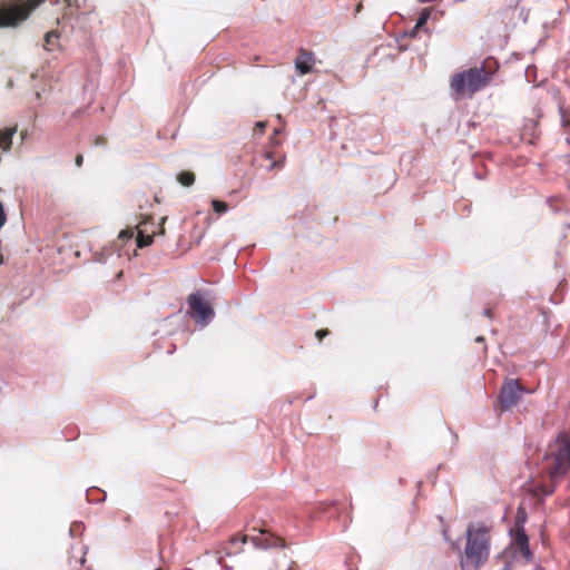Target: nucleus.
<instances>
[{
	"label": "nucleus",
	"instance_id": "f257e3e1",
	"mask_svg": "<svg viewBox=\"0 0 570 570\" xmlns=\"http://www.w3.org/2000/svg\"><path fill=\"white\" fill-rule=\"evenodd\" d=\"M570 468V435L561 433L549 446L544 456L541 480L527 484V491L534 497L550 495Z\"/></svg>",
	"mask_w": 570,
	"mask_h": 570
},
{
	"label": "nucleus",
	"instance_id": "f03ea898",
	"mask_svg": "<svg viewBox=\"0 0 570 570\" xmlns=\"http://www.w3.org/2000/svg\"><path fill=\"white\" fill-rule=\"evenodd\" d=\"M499 69V63L493 58H487L480 67H472L456 72L451 77L450 90L455 100L473 98V96L487 88Z\"/></svg>",
	"mask_w": 570,
	"mask_h": 570
},
{
	"label": "nucleus",
	"instance_id": "7ed1b4c3",
	"mask_svg": "<svg viewBox=\"0 0 570 570\" xmlns=\"http://www.w3.org/2000/svg\"><path fill=\"white\" fill-rule=\"evenodd\" d=\"M490 546L489 529L484 525H470L466 530V546L461 566L471 564L474 569H480L488 561Z\"/></svg>",
	"mask_w": 570,
	"mask_h": 570
},
{
	"label": "nucleus",
	"instance_id": "20e7f679",
	"mask_svg": "<svg viewBox=\"0 0 570 570\" xmlns=\"http://www.w3.org/2000/svg\"><path fill=\"white\" fill-rule=\"evenodd\" d=\"M43 0H28L19 4L0 8V27H13L26 20Z\"/></svg>",
	"mask_w": 570,
	"mask_h": 570
},
{
	"label": "nucleus",
	"instance_id": "39448f33",
	"mask_svg": "<svg viewBox=\"0 0 570 570\" xmlns=\"http://www.w3.org/2000/svg\"><path fill=\"white\" fill-rule=\"evenodd\" d=\"M531 390L523 387L519 380L505 379L499 395V405L502 412L514 407L523 393H531Z\"/></svg>",
	"mask_w": 570,
	"mask_h": 570
},
{
	"label": "nucleus",
	"instance_id": "423d86ee",
	"mask_svg": "<svg viewBox=\"0 0 570 570\" xmlns=\"http://www.w3.org/2000/svg\"><path fill=\"white\" fill-rule=\"evenodd\" d=\"M190 314L197 321L206 324L214 316L213 307L204 299L203 295L197 292L193 293L187 298Z\"/></svg>",
	"mask_w": 570,
	"mask_h": 570
},
{
	"label": "nucleus",
	"instance_id": "0eeeda50",
	"mask_svg": "<svg viewBox=\"0 0 570 570\" xmlns=\"http://www.w3.org/2000/svg\"><path fill=\"white\" fill-rule=\"evenodd\" d=\"M512 549L513 553L520 554L527 563L533 560V553L529 547V539L523 529L517 531L512 542Z\"/></svg>",
	"mask_w": 570,
	"mask_h": 570
},
{
	"label": "nucleus",
	"instance_id": "6e6552de",
	"mask_svg": "<svg viewBox=\"0 0 570 570\" xmlns=\"http://www.w3.org/2000/svg\"><path fill=\"white\" fill-rule=\"evenodd\" d=\"M166 220V217H163L161 218V223L159 225V228H158V232H156L155 229L151 230V233H148L146 226H147V220L142 222L138 227V232H137V238H136V243H137V246L139 248H142V247H146V246H149L151 243H153V239H154V236L156 234H159V235H164L165 234V227H164V223Z\"/></svg>",
	"mask_w": 570,
	"mask_h": 570
},
{
	"label": "nucleus",
	"instance_id": "1a4fd4ad",
	"mask_svg": "<svg viewBox=\"0 0 570 570\" xmlns=\"http://www.w3.org/2000/svg\"><path fill=\"white\" fill-rule=\"evenodd\" d=\"M315 62L313 52L305 49H299L298 55L295 59V68L299 75H307L312 71Z\"/></svg>",
	"mask_w": 570,
	"mask_h": 570
},
{
	"label": "nucleus",
	"instance_id": "9d476101",
	"mask_svg": "<svg viewBox=\"0 0 570 570\" xmlns=\"http://www.w3.org/2000/svg\"><path fill=\"white\" fill-rule=\"evenodd\" d=\"M86 549L82 544L71 547L68 554V569L66 570H80L86 559Z\"/></svg>",
	"mask_w": 570,
	"mask_h": 570
},
{
	"label": "nucleus",
	"instance_id": "9b49d317",
	"mask_svg": "<svg viewBox=\"0 0 570 570\" xmlns=\"http://www.w3.org/2000/svg\"><path fill=\"white\" fill-rule=\"evenodd\" d=\"M252 541L255 546L263 548L283 546L281 538L267 534L265 531H262L261 537H254Z\"/></svg>",
	"mask_w": 570,
	"mask_h": 570
},
{
	"label": "nucleus",
	"instance_id": "f8f14e48",
	"mask_svg": "<svg viewBox=\"0 0 570 570\" xmlns=\"http://www.w3.org/2000/svg\"><path fill=\"white\" fill-rule=\"evenodd\" d=\"M17 132V127L0 129V148L4 151L10 150L12 145V137Z\"/></svg>",
	"mask_w": 570,
	"mask_h": 570
},
{
	"label": "nucleus",
	"instance_id": "ddd939ff",
	"mask_svg": "<svg viewBox=\"0 0 570 570\" xmlns=\"http://www.w3.org/2000/svg\"><path fill=\"white\" fill-rule=\"evenodd\" d=\"M247 542V535L237 537L234 535L229 539L228 542L225 543L223 547V551L226 556H232L235 553H238L240 549H235L234 547L238 543L244 544Z\"/></svg>",
	"mask_w": 570,
	"mask_h": 570
},
{
	"label": "nucleus",
	"instance_id": "4468645a",
	"mask_svg": "<svg viewBox=\"0 0 570 570\" xmlns=\"http://www.w3.org/2000/svg\"><path fill=\"white\" fill-rule=\"evenodd\" d=\"M177 180L185 187H189L195 183V174L189 170L181 171L177 176Z\"/></svg>",
	"mask_w": 570,
	"mask_h": 570
},
{
	"label": "nucleus",
	"instance_id": "2eb2a0df",
	"mask_svg": "<svg viewBox=\"0 0 570 570\" xmlns=\"http://www.w3.org/2000/svg\"><path fill=\"white\" fill-rule=\"evenodd\" d=\"M213 209L216 214L222 215L228 210V205L225 202L214 199L212 202Z\"/></svg>",
	"mask_w": 570,
	"mask_h": 570
},
{
	"label": "nucleus",
	"instance_id": "dca6fc26",
	"mask_svg": "<svg viewBox=\"0 0 570 570\" xmlns=\"http://www.w3.org/2000/svg\"><path fill=\"white\" fill-rule=\"evenodd\" d=\"M430 18V10L429 9H423L421 14H420V18L417 19L416 21V24L414 27V31H416L417 29L422 28L429 20Z\"/></svg>",
	"mask_w": 570,
	"mask_h": 570
},
{
	"label": "nucleus",
	"instance_id": "f3484780",
	"mask_svg": "<svg viewBox=\"0 0 570 570\" xmlns=\"http://www.w3.org/2000/svg\"><path fill=\"white\" fill-rule=\"evenodd\" d=\"M560 112L563 127L570 129V111L561 109Z\"/></svg>",
	"mask_w": 570,
	"mask_h": 570
},
{
	"label": "nucleus",
	"instance_id": "a211bd4d",
	"mask_svg": "<svg viewBox=\"0 0 570 570\" xmlns=\"http://www.w3.org/2000/svg\"><path fill=\"white\" fill-rule=\"evenodd\" d=\"M134 236V230L131 229H124L119 233V238L120 239H129Z\"/></svg>",
	"mask_w": 570,
	"mask_h": 570
},
{
	"label": "nucleus",
	"instance_id": "6ab92c4d",
	"mask_svg": "<svg viewBox=\"0 0 570 570\" xmlns=\"http://www.w3.org/2000/svg\"><path fill=\"white\" fill-rule=\"evenodd\" d=\"M328 334H330V331L327 328H322V330L316 331L315 336L318 341H322Z\"/></svg>",
	"mask_w": 570,
	"mask_h": 570
},
{
	"label": "nucleus",
	"instance_id": "aec40b11",
	"mask_svg": "<svg viewBox=\"0 0 570 570\" xmlns=\"http://www.w3.org/2000/svg\"><path fill=\"white\" fill-rule=\"evenodd\" d=\"M52 38H58V33L55 31L47 32V35L45 37L46 45H48V46L51 45Z\"/></svg>",
	"mask_w": 570,
	"mask_h": 570
},
{
	"label": "nucleus",
	"instance_id": "412c9836",
	"mask_svg": "<svg viewBox=\"0 0 570 570\" xmlns=\"http://www.w3.org/2000/svg\"><path fill=\"white\" fill-rule=\"evenodd\" d=\"M6 214H4V210H3V206L2 204L0 203V228L6 224Z\"/></svg>",
	"mask_w": 570,
	"mask_h": 570
},
{
	"label": "nucleus",
	"instance_id": "4be33fe9",
	"mask_svg": "<svg viewBox=\"0 0 570 570\" xmlns=\"http://www.w3.org/2000/svg\"><path fill=\"white\" fill-rule=\"evenodd\" d=\"M106 138L104 136H97L96 139H95V145L96 146H102L106 144Z\"/></svg>",
	"mask_w": 570,
	"mask_h": 570
},
{
	"label": "nucleus",
	"instance_id": "5701e85b",
	"mask_svg": "<svg viewBox=\"0 0 570 570\" xmlns=\"http://www.w3.org/2000/svg\"><path fill=\"white\" fill-rule=\"evenodd\" d=\"M83 163V156L81 154H78L75 158V164L77 167H81Z\"/></svg>",
	"mask_w": 570,
	"mask_h": 570
},
{
	"label": "nucleus",
	"instance_id": "b1692460",
	"mask_svg": "<svg viewBox=\"0 0 570 570\" xmlns=\"http://www.w3.org/2000/svg\"><path fill=\"white\" fill-rule=\"evenodd\" d=\"M283 163H284V158H283V159H281V160H278V161H273V163L271 164V166L268 167V169H269V170H272V169H274V168H276V167H282V166H283Z\"/></svg>",
	"mask_w": 570,
	"mask_h": 570
},
{
	"label": "nucleus",
	"instance_id": "393cba45",
	"mask_svg": "<svg viewBox=\"0 0 570 570\" xmlns=\"http://www.w3.org/2000/svg\"><path fill=\"white\" fill-rule=\"evenodd\" d=\"M265 127H266V122H264V121H258V122L256 124V126H255V130H258L259 132H263V131H264V129H265Z\"/></svg>",
	"mask_w": 570,
	"mask_h": 570
},
{
	"label": "nucleus",
	"instance_id": "a878e982",
	"mask_svg": "<svg viewBox=\"0 0 570 570\" xmlns=\"http://www.w3.org/2000/svg\"><path fill=\"white\" fill-rule=\"evenodd\" d=\"M484 315H485L487 317L491 318V317H492V309H491V308H485V309H484Z\"/></svg>",
	"mask_w": 570,
	"mask_h": 570
},
{
	"label": "nucleus",
	"instance_id": "bb28decb",
	"mask_svg": "<svg viewBox=\"0 0 570 570\" xmlns=\"http://www.w3.org/2000/svg\"><path fill=\"white\" fill-rule=\"evenodd\" d=\"M265 157L268 158V159L272 158V153L271 151H266L265 153Z\"/></svg>",
	"mask_w": 570,
	"mask_h": 570
},
{
	"label": "nucleus",
	"instance_id": "cd10ccee",
	"mask_svg": "<svg viewBox=\"0 0 570 570\" xmlns=\"http://www.w3.org/2000/svg\"><path fill=\"white\" fill-rule=\"evenodd\" d=\"M125 521H126V522H130V521H131V518H130L129 515H127V517L125 518Z\"/></svg>",
	"mask_w": 570,
	"mask_h": 570
},
{
	"label": "nucleus",
	"instance_id": "c85d7f7f",
	"mask_svg": "<svg viewBox=\"0 0 570 570\" xmlns=\"http://www.w3.org/2000/svg\"><path fill=\"white\" fill-rule=\"evenodd\" d=\"M483 341H484V338L482 336L476 338V342H483Z\"/></svg>",
	"mask_w": 570,
	"mask_h": 570
},
{
	"label": "nucleus",
	"instance_id": "c756f323",
	"mask_svg": "<svg viewBox=\"0 0 570 570\" xmlns=\"http://www.w3.org/2000/svg\"><path fill=\"white\" fill-rule=\"evenodd\" d=\"M156 570H161V569H156Z\"/></svg>",
	"mask_w": 570,
	"mask_h": 570
}]
</instances>
